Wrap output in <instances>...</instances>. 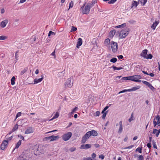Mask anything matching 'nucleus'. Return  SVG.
<instances>
[{
  "mask_svg": "<svg viewBox=\"0 0 160 160\" xmlns=\"http://www.w3.org/2000/svg\"><path fill=\"white\" fill-rule=\"evenodd\" d=\"M134 120V118L133 117V113H132L130 118L128 119L129 122H131V121Z\"/></svg>",
  "mask_w": 160,
  "mask_h": 160,
  "instance_id": "nucleus-37",
  "label": "nucleus"
},
{
  "mask_svg": "<svg viewBox=\"0 0 160 160\" xmlns=\"http://www.w3.org/2000/svg\"><path fill=\"white\" fill-rule=\"evenodd\" d=\"M8 22V19H5L1 22L0 24V26L2 28H5Z\"/></svg>",
  "mask_w": 160,
  "mask_h": 160,
  "instance_id": "nucleus-10",
  "label": "nucleus"
},
{
  "mask_svg": "<svg viewBox=\"0 0 160 160\" xmlns=\"http://www.w3.org/2000/svg\"><path fill=\"white\" fill-rule=\"evenodd\" d=\"M117 59L116 58H113L111 59L110 60V61L111 62H112L113 63H114L117 62Z\"/></svg>",
  "mask_w": 160,
  "mask_h": 160,
  "instance_id": "nucleus-32",
  "label": "nucleus"
},
{
  "mask_svg": "<svg viewBox=\"0 0 160 160\" xmlns=\"http://www.w3.org/2000/svg\"><path fill=\"white\" fill-rule=\"evenodd\" d=\"M15 78L14 76H13L11 79V84L12 85H14L15 83Z\"/></svg>",
  "mask_w": 160,
  "mask_h": 160,
  "instance_id": "nucleus-30",
  "label": "nucleus"
},
{
  "mask_svg": "<svg viewBox=\"0 0 160 160\" xmlns=\"http://www.w3.org/2000/svg\"><path fill=\"white\" fill-rule=\"evenodd\" d=\"M126 26V24L124 23L119 25L116 26L115 27V28H122L125 27Z\"/></svg>",
  "mask_w": 160,
  "mask_h": 160,
  "instance_id": "nucleus-25",
  "label": "nucleus"
},
{
  "mask_svg": "<svg viewBox=\"0 0 160 160\" xmlns=\"http://www.w3.org/2000/svg\"><path fill=\"white\" fill-rule=\"evenodd\" d=\"M18 128V124H15L12 129V132H14L17 130Z\"/></svg>",
  "mask_w": 160,
  "mask_h": 160,
  "instance_id": "nucleus-28",
  "label": "nucleus"
},
{
  "mask_svg": "<svg viewBox=\"0 0 160 160\" xmlns=\"http://www.w3.org/2000/svg\"><path fill=\"white\" fill-rule=\"evenodd\" d=\"M140 88V86H138L136 87H134L132 88L131 89H129V92L135 91Z\"/></svg>",
  "mask_w": 160,
  "mask_h": 160,
  "instance_id": "nucleus-21",
  "label": "nucleus"
},
{
  "mask_svg": "<svg viewBox=\"0 0 160 160\" xmlns=\"http://www.w3.org/2000/svg\"><path fill=\"white\" fill-rule=\"evenodd\" d=\"M152 58V55L151 54H149L146 57V58H145L146 59H151Z\"/></svg>",
  "mask_w": 160,
  "mask_h": 160,
  "instance_id": "nucleus-34",
  "label": "nucleus"
},
{
  "mask_svg": "<svg viewBox=\"0 0 160 160\" xmlns=\"http://www.w3.org/2000/svg\"><path fill=\"white\" fill-rule=\"evenodd\" d=\"M109 108V106H106L103 109L104 111L106 110Z\"/></svg>",
  "mask_w": 160,
  "mask_h": 160,
  "instance_id": "nucleus-64",
  "label": "nucleus"
},
{
  "mask_svg": "<svg viewBox=\"0 0 160 160\" xmlns=\"http://www.w3.org/2000/svg\"><path fill=\"white\" fill-rule=\"evenodd\" d=\"M77 30V28L74 27V26H72V28L70 31L71 32H72L74 31H75Z\"/></svg>",
  "mask_w": 160,
  "mask_h": 160,
  "instance_id": "nucleus-35",
  "label": "nucleus"
},
{
  "mask_svg": "<svg viewBox=\"0 0 160 160\" xmlns=\"http://www.w3.org/2000/svg\"><path fill=\"white\" fill-rule=\"evenodd\" d=\"M55 51L54 50V51L53 52H52V53L51 54V55H52V56H54V58H56V55L55 54Z\"/></svg>",
  "mask_w": 160,
  "mask_h": 160,
  "instance_id": "nucleus-53",
  "label": "nucleus"
},
{
  "mask_svg": "<svg viewBox=\"0 0 160 160\" xmlns=\"http://www.w3.org/2000/svg\"><path fill=\"white\" fill-rule=\"evenodd\" d=\"M91 136V133L90 131L87 132L82 138V143H85L87 140Z\"/></svg>",
  "mask_w": 160,
  "mask_h": 160,
  "instance_id": "nucleus-7",
  "label": "nucleus"
},
{
  "mask_svg": "<svg viewBox=\"0 0 160 160\" xmlns=\"http://www.w3.org/2000/svg\"><path fill=\"white\" fill-rule=\"evenodd\" d=\"M116 33V30L114 29L111 31L109 33V37L110 38H112Z\"/></svg>",
  "mask_w": 160,
  "mask_h": 160,
  "instance_id": "nucleus-18",
  "label": "nucleus"
},
{
  "mask_svg": "<svg viewBox=\"0 0 160 160\" xmlns=\"http://www.w3.org/2000/svg\"><path fill=\"white\" fill-rule=\"evenodd\" d=\"M139 4V2L135 1H133L132 2V7H135V8H136V7Z\"/></svg>",
  "mask_w": 160,
  "mask_h": 160,
  "instance_id": "nucleus-23",
  "label": "nucleus"
},
{
  "mask_svg": "<svg viewBox=\"0 0 160 160\" xmlns=\"http://www.w3.org/2000/svg\"><path fill=\"white\" fill-rule=\"evenodd\" d=\"M148 0H143V2H142V1H141V3L142 4V5L144 6L145 5V4L147 2Z\"/></svg>",
  "mask_w": 160,
  "mask_h": 160,
  "instance_id": "nucleus-51",
  "label": "nucleus"
},
{
  "mask_svg": "<svg viewBox=\"0 0 160 160\" xmlns=\"http://www.w3.org/2000/svg\"><path fill=\"white\" fill-rule=\"evenodd\" d=\"M51 136H52V138H51L50 140V141H52L55 140L59 138V137L58 136H54V135H52Z\"/></svg>",
  "mask_w": 160,
  "mask_h": 160,
  "instance_id": "nucleus-24",
  "label": "nucleus"
},
{
  "mask_svg": "<svg viewBox=\"0 0 160 160\" xmlns=\"http://www.w3.org/2000/svg\"><path fill=\"white\" fill-rule=\"evenodd\" d=\"M128 34V31L127 29L122 30L120 32L119 37L120 38H125Z\"/></svg>",
  "mask_w": 160,
  "mask_h": 160,
  "instance_id": "nucleus-4",
  "label": "nucleus"
},
{
  "mask_svg": "<svg viewBox=\"0 0 160 160\" xmlns=\"http://www.w3.org/2000/svg\"><path fill=\"white\" fill-rule=\"evenodd\" d=\"M142 82L143 83L145 84L148 87V86L149 84H150V83H149V82H148L146 81H142Z\"/></svg>",
  "mask_w": 160,
  "mask_h": 160,
  "instance_id": "nucleus-38",
  "label": "nucleus"
},
{
  "mask_svg": "<svg viewBox=\"0 0 160 160\" xmlns=\"http://www.w3.org/2000/svg\"><path fill=\"white\" fill-rule=\"evenodd\" d=\"M22 143V140H19L17 143L16 144V146L15 148H14L13 150H14L15 149L18 148L21 145Z\"/></svg>",
  "mask_w": 160,
  "mask_h": 160,
  "instance_id": "nucleus-22",
  "label": "nucleus"
},
{
  "mask_svg": "<svg viewBox=\"0 0 160 160\" xmlns=\"http://www.w3.org/2000/svg\"><path fill=\"white\" fill-rule=\"evenodd\" d=\"M112 68L114 70H119L121 69H123V68L122 67L118 68L114 66H112Z\"/></svg>",
  "mask_w": 160,
  "mask_h": 160,
  "instance_id": "nucleus-31",
  "label": "nucleus"
},
{
  "mask_svg": "<svg viewBox=\"0 0 160 160\" xmlns=\"http://www.w3.org/2000/svg\"><path fill=\"white\" fill-rule=\"evenodd\" d=\"M148 87L152 90H153L154 89V87L150 83L148 86Z\"/></svg>",
  "mask_w": 160,
  "mask_h": 160,
  "instance_id": "nucleus-43",
  "label": "nucleus"
},
{
  "mask_svg": "<svg viewBox=\"0 0 160 160\" xmlns=\"http://www.w3.org/2000/svg\"><path fill=\"white\" fill-rule=\"evenodd\" d=\"M85 149H88L91 147V145L90 144H86L85 145Z\"/></svg>",
  "mask_w": 160,
  "mask_h": 160,
  "instance_id": "nucleus-40",
  "label": "nucleus"
},
{
  "mask_svg": "<svg viewBox=\"0 0 160 160\" xmlns=\"http://www.w3.org/2000/svg\"><path fill=\"white\" fill-rule=\"evenodd\" d=\"M119 126L118 132V133H120L122 132L123 129L122 122L121 121L119 122Z\"/></svg>",
  "mask_w": 160,
  "mask_h": 160,
  "instance_id": "nucleus-14",
  "label": "nucleus"
},
{
  "mask_svg": "<svg viewBox=\"0 0 160 160\" xmlns=\"http://www.w3.org/2000/svg\"><path fill=\"white\" fill-rule=\"evenodd\" d=\"M51 138H52V136H49V137H46L45 138L47 140H50Z\"/></svg>",
  "mask_w": 160,
  "mask_h": 160,
  "instance_id": "nucleus-57",
  "label": "nucleus"
},
{
  "mask_svg": "<svg viewBox=\"0 0 160 160\" xmlns=\"http://www.w3.org/2000/svg\"><path fill=\"white\" fill-rule=\"evenodd\" d=\"M80 148L82 149H85V145H82L81 146Z\"/></svg>",
  "mask_w": 160,
  "mask_h": 160,
  "instance_id": "nucleus-58",
  "label": "nucleus"
},
{
  "mask_svg": "<svg viewBox=\"0 0 160 160\" xmlns=\"http://www.w3.org/2000/svg\"><path fill=\"white\" fill-rule=\"evenodd\" d=\"M13 138V136H12L11 137H9L8 136V134H7L5 138L7 139V140H6V141H10L11 140L12 138Z\"/></svg>",
  "mask_w": 160,
  "mask_h": 160,
  "instance_id": "nucleus-26",
  "label": "nucleus"
},
{
  "mask_svg": "<svg viewBox=\"0 0 160 160\" xmlns=\"http://www.w3.org/2000/svg\"><path fill=\"white\" fill-rule=\"evenodd\" d=\"M155 119L157 120V122L155 120V119L154 120L153 123L154 126L155 127L157 124L158 126H160V117L158 115H157Z\"/></svg>",
  "mask_w": 160,
  "mask_h": 160,
  "instance_id": "nucleus-8",
  "label": "nucleus"
},
{
  "mask_svg": "<svg viewBox=\"0 0 160 160\" xmlns=\"http://www.w3.org/2000/svg\"><path fill=\"white\" fill-rule=\"evenodd\" d=\"M8 37L7 36L2 35L0 36V40H3L7 39Z\"/></svg>",
  "mask_w": 160,
  "mask_h": 160,
  "instance_id": "nucleus-27",
  "label": "nucleus"
},
{
  "mask_svg": "<svg viewBox=\"0 0 160 160\" xmlns=\"http://www.w3.org/2000/svg\"><path fill=\"white\" fill-rule=\"evenodd\" d=\"M153 133L156 135V137H158L160 133V129L159 130L153 129Z\"/></svg>",
  "mask_w": 160,
  "mask_h": 160,
  "instance_id": "nucleus-17",
  "label": "nucleus"
},
{
  "mask_svg": "<svg viewBox=\"0 0 160 160\" xmlns=\"http://www.w3.org/2000/svg\"><path fill=\"white\" fill-rule=\"evenodd\" d=\"M8 141L4 140L2 142L1 145V149L2 150H4L8 146Z\"/></svg>",
  "mask_w": 160,
  "mask_h": 160,
  "instance_id": "nucleus-9",
  "label": "nucleus"
},
{
  "mask_svg": "<svg viewBox=\"0 0 160 160\" xmlns=\"http://www.w3.org/2000/svg\"><path fill=\"white\" fill-rule=\"evenodd\" d=\"M110 46L112 52H115L117 51L118 46L116 42L112 41L110 43Z\"/></svg>",
  "mask_w": 160,
  "mask_h": 160,
  "instance_id": "nucleus-3",
  "label": "nucleus"
},
{
  "mask_svg": "<svg viewBox=\"0 0 160 160\" xmlns=\"http://www.w3.org/2000/svg\"><path fill=\"white\" fill-rule=\"evenodd\" d=\"M138 160H144L143 156L142 155H140L138 157Z\"/></svg>",
  "mask_w": 160,
  "mask_h": 160,
  "instance_id": "nucleus-48",
  "label": "nucleus"
},
{
  "mask_svg": "<svg viewBox=\"0 0 160 160\" xmlns=\"http://www.w3.org/2000/svg\"><path fill=\"white\" fill-rule=\"evenodd\" d=\"M59 116V114L58 112H57L55 115H54V116L52 118V119H51L50 120H52L54 119L57 118Z\"/></svg>",
  "mask_w": 160,
  "mask_h": 160,
  "instance_id": "nucleus-29",
  "label": "nucleus"
},
{
  "mask_svg": "<svg viewBox=\"0 0 160 160\" xmlns=\"http://www.w3.org/2000/svg\"><path fill=\"white\" fill-rule=\"evenodd\" d=\"M21 115V112H18L16 115V118H17L18 117H20Z\"/></svg>",
  "mask_w": 160,
  "mask_h": 160,
  "instance_id": "nucleus-50",
  "label": "nucleus"
},
{
  "mask_svg": "<svg viewBox=\"0 0 160 160\" xmlns=\"http://www.w3.org/2000/svg\"><path fill=\"white\" fill-rule=\"evenodd\" d=\"M76 148L75 147H73L70 149V150L71 152H73L76 150Z\"/></svg>",
  "mask_w": 160,
  "mask_h": 160,
  "instance_id": "nucleus-47",
  "label": "nucleus"
},
{
  "mask_svg": "<svg viewBox=\"0 0 160 160\" xmlns=\"http://www.w3.org/2000/svg\"><path fill=\"white\" fill-rule=\"evenodd\" d=\"M86 3L81 7L80 10L82 11V13L83 14H88L90 11L91 7L89 4H87L85 6Z\"/></svg>",
  "mask_w": 160,
  "mask_h": 160,
  "instance_id": "nucleus-2",
  "label": "nucleus"
},
{
  "mask_svg": "<svg viewBox=\"0 0 160 160\" xmlns=\"http://www.w3.org/2000/svg\"><path fill=\"white\" fill-rule=\"evenodd\" d=\"M142 147L141 148H138L136 150V151L140 153H142Z\"/></svg>",
  "mask_w": 160,
  "mask_h": 160,
  "instance_id": "nucleus-36",
  "label": "nucleus"
},
{
  "mask_svg": "<svg viewBox=\"0 0 160 160\" xmlns=\"http://www.w3.org/2000/svg\"><path fill=\"white\" fill-rule=\"evenodd\" d=\"M148 51L147 49L143 50L140 54V56L145 58L147 55Z\"/></svg>",
  "mask_w": 160,
  "mask_h": 160,
  "instance_id": "nucleus-13",
  "label": "nucleus"
},
{
  "mask_svg": "<svg viewBox=\"0 0 160 160\" xmlns=\"http://www.w3.org/2000/svg\"><path fill=\"white\" fill-rule=\"evenodd\" d=\"M133 147H134V145H131L130 146H129L128 147H127L124 148V149H131V148H133Z\"/></svg>",
  "mask_w": 160,
  "mask_h": 160,
  "instance_id": "nucleus-49",
  "label": "nucleus"
},
{
  "mask_svg": "<svg viewBox=\"0 0 160 160\" xmlns=\"http://www.w3.org/2000/svg\"><path fill=\"white\" fill-rule=\"evenodd\" d=\"M96 157V154L95 153H93L92 155V158L94 159Z\"/></svg>",
  "mask_w": 160,
  "mask_h": 160,
  "instance_id": "nucleus-55",
  "label": "nucleus"
},
{
  "mask_svg": "<svg viewBox=\"0 0 160 160\" xmlns=\"http://www.w3.org/2000/svg\"><path fill=\"white\" fill-rule=\"evenodd\" d=\"M82 44V39L80 38H79L78 39V41L77 43V46L76 47L77 48H79L80 46Z\"/></svg>",
  "mask_w": 160,
  "mask_h": 160,
  "instance_id": "nucleus-15",
  "label": "nucleus"
},
{
  "mask_svg": "<svg viewBox=\"0 0 160 160\" xmlns=\"http://www.w3.org/2000/svg\"><path fill=\"white\" fill-rule=\"evenodd\" d=\"M129 89H124V90H123L122 91H120L119 93H118L119 94H120V93H123V92H129Z\"/></svg>",
  "mask_w": 160,
  "mask_h": 160,
  "instance_id": "nucleus-41",
  "label": "nucleus"
},
{
  "mask_svg": "<svg viewBox=\"0 0 160 160\" xmlns=\"http://www.w3.org/2000/svg\"><path fill=\"white\" fill-rule=\"evenodd\" d=\"M73 2L72 1H71L69 3V8L68 10L71 8H72L73 6Z\"/></svg>",
  "mask_w": 160,
  "mask_h": 160,
  "instance_id": "nucleus-33",
  "label": "nucleus"
},
{
  "mask_svg": "<svg viewBox=\"0 0 160 160\" xmlns=\"http://www.w3.org/2000/svg\"><path fill=\"white\" fill-rule=\"evenodd\" d=\"M147 146L148 148H150L151 147V143L150 142L148 143L147 144Z\"/></svg>",
  "mask_w": 160,
  "mask_h": 160,
  "instance_id": "nucleus-59",
  "label": "nucleus"
},
{
  "mask_svg": "<svg viewBox=\"0 0 160 160\" xmlns=\"http://www.w3.org/2000/svg\"><path fill=\"white\" fill-rule=\"evenodd\" d=\"M72 133L71 132H68L67 133H65L62 136V139L64 141L68 140L71 137Z\"/></svg>",
  "mask_w": 160,
  "mask_h": 160,
  "instance_id": "nucleus-5",
  "label": "nucleus"
},
{
  "mask_svg": "<svg viewBox=\"0 0 160 160\" xmlns=\"http://www.w3.org/2000/svg\"><path fill=\"white\" fill-rule=\"evenodd\" d=\"M72 124V122H70L69 123L68 125L67 126V128L69 127Z\"/></svg>",
  "mask_w": 160,
  "mask_h": 160,
  "instance_id": "nucleus-62",
  "label": "nucleus"
},
{
  "mask_svg": "<svg viewBox=\"0 0 160 160\" xmlns=\"http://www.w3.org/2000/svg\"><path fill=\"white\" fill-rule=\"evenodd\" d=\"M39 70L38 69H37L35 72V73L36 74H38L39 73Z\"/></svg>",
  "mask_w": 160,
  "mask_h": 160,
  "instance_id": "nucleus-63",
  "label": "nucleus"
},
{
  "mask_svg": "<svg viewBox=\"0 0 160 160\" xmlns=\"http://www.w3.org/2000/svg\"><path fill=\"white\" fill-rule=\"evenodd\" d=\"M117 0H111L108 2L109 4H113Z\"/></svg>",
  "mask_w": 160,
  "mask_h": 160,
  "instance_id": "nucleus-45",
  "label": "nucleus"
},
{
  "mask_svg": "<svg viewBox=\"0 0 160 160\" xmlns=\"http://www.w3.org/2000/svg\"><path fill=\"white\" fill-rule=\"evenodd\" d=\"M107 114V112H106L103 113V114L102 117V119H104L105 118Z\"/></svg>",
  "mask_w": 160,
  "mask_h": 160,
  "instance_id": "nucleus-44",
  "label": "nucleus"
},
{
  "mask_svg": "<svg viewBox=\"0 0 160 160\" xmlns=\"http://www.w3.org/2000/svg\"><path fill=\"white\" fill-rule=\"evenodd\" d=\"M118 57L119 59H122L123 58V57L122 55H120L119 56H118Z\"/></svg>",
  "mask_w": 160,
  "mask_h": 160,
  "instance_id": "nucleus-56",
  "label": "nucleus"
},
{
  "mask_svg": "<svg viewBox=\"0 0 160 160\" xmlns=\"http://www.w3.org/2000/svg\"><path fill=\"white\" fill-rule=\"evenodd\" d=\"M34 130L32 127H29L26 130L25 132V134H28L31 133H32L33 132Z\"/></svg>",
  "mask_w": 160,
  "mask_h": 160,
  "instance_id": "nucleus-11",
  "label": "nucleus"
},
{
  "mask_svg": "<svg viewBox=\"0 0 160 160\" xmlns=\"http://www.w3.org/2000/svg\"><path fill=\"white\" fill-rule=\"evenodd\" d=\"M72 79L71 78H69L67 79V81L64 83L65 88H71L72 86L73 82H72Z\"/></svg>",
  "mask_w": 160,
  "mask_h": 160,
  "instance_id": "nucleus-6",
  "label": "nucleus"
},
{
  "mask_svg": "<svg viewBox=\"0 0 160 160\" xmlns=\"http://www.w3.org/2000/svg\"><path fill=\"white\" fill-rule=\"evenodd\" d=\"M153 145L154 148L157 149V146L155 143L153 144Z\"/></svg>",
  "mask_w": 160,
  "mask_h": 160,
  "instance_id": "nucleus-61",
  "label": "nucleus"
},
{
  "mask_svg": "<svg viewBox=\"0 0 160 160\" xmlns=\"http://www.w3.org/2000/svg\"><path fill=\"white\" fill-rule=\"evenodd\" d=\"M110 43V40L109 38H107L104 41V43L105 46H108L109 45Z\"/></svg>",
  "mask_w": 160,
  "mask_h": 160,
  "instance_id": "nucleus-19",
  "label": "nucleus"
},
{
  "mask_svg": "<svg viewBox=\"0 0 160 160\" xmlns=\"http://www.w3.org/2000/svg\"><path fill=\"white\" fill-rule=\"evenodd\" d=\"M159 21H155V22L151 26V28L153 30H155L156 27L159 24Z\"/></svg>",
  "mask_w": 160,
  "mask_h": 160,
  "instance_id": "nucleus-16",
  "label": "nucleus"
},
{
  "mask_svg": "<svg viewBox=\"0 0 160 160\" xmlns=\"http://www.w3.org/2000/svg\"><path fill=\"white\" fill-rule=\"evenodd\" d=\"M78 109V107H76L73 110H72L71 112L73 113L74 112H76V111Z\"/></svg>",
  "mask_w": 160,
  "mask_h": 160,
  "instance_id": "nucleus-46",
  "label": "nucleus"
},
{
  "mask_svg": "<svg viewBox=\"0 0 160 160\" xmlns=\"http://www.w3.org/2000/svg\"><path fill=\"white\" fill-rule=\"evenodd\" d=\"M100 114V112L99 111H97L96 112V116H98Z\"/></svg>",
  "mask_w": 160,
  "mask_h": 160,
  "instance_id": "nucleus-54",
  "label": "nucleus"
},
{
  "mask_svg": "<svg viewBox=\"0 0 160 160\" xmlns=\"http://www.w3.org/2000/svg\"><path fill=\"white\" fill-rule=\"evenodd\" d=\"M52 34L53 35H55V34L54 32L52 31H50L49 32V33L48 34V37H50L51 36V35Z\"/></svg>",
  "mask_w": 160,
  "mask_h": 160,
  "instance_id": "nucleus-39",
  "label": "nucleus"
},
{
  "mask_svg": "<svg viewBox=\"0 0 160 160\" xmlns=\"http://www.w3.org/2000/svg\"><path fill=\"white\" fill-rule=\"evenodd\" d=\"M141 78V76L137 75L135 76H130L128 77H123L122 79L124 80H131L132 81L140 82L141 80L139 79H140Z\"/></svg>",
  "mask_w": 160,
  "mask_h": 160,
  "instance_id": "nucleus-1",
  "label": "nucleus"
},
{
  "mask_svg": "<svg viewBox=\"0 0 160 160\" xmlns=\"http://www.w3.org/2000/svg\"><path fill=\"white\" fill-rule=\"evenodd\" d=\"M99 158H101L102 159H103L104 158V156L102 154H101L99 155Z\"/></svg>",
  "mask_w": 160,
  "mask_h": 160,
  "instance_id": "nucleus-52",
  "label": "nucleus"
},
{
  "mask_svg": "<svg viewBox=\"0 0 160 160\" xmlns=\"http://www.w3.org/2000/svg\"><path fill=\"white\" fill-rule=\"evenodd\" d=\"M43 79V75L41 76V78L37 79V78H35L34 80V84H36L38 83L41 82L42 80Z\"/></svg>",
  "mask_w": 160,
  "mask_h": 160,
  "instance_id": "nucleus-12",
  "label": "nucleus"
},
{
  "mask_svg": "<svg viewBox=\"0 0 160 160\" xmlns=\"http://www.w3.org/2000/svg\"><path fill=\"white\" fill-rule=\"evenodd\" d=\"M91 133V136H96L98 135V133L97 131L94 130H92L91 131H90Z\"/></svg>",
  "mask_w": 160,
  "mask_h": 160,
  "instance_id": "nucleus-20",
  "label": "nucleus"
},
{
  "mask_svg": "<svg viewBox=\"0 0 160 160\" xmlns=\"http://www.w3.org/2000/svg\"><path fill=\"white\" fill-rule=\"evenodd\" d=\"M27 71V69H24V70H22L20 72V75H23L24 73H25Z\"/></svg>",
  "mask_w": 160,
  "mask_h": 160,
  "instance_id": "nucleus-42",
  "label": "nucleus"
},
{
  "mask_svg": "<svg viewBox=\"0 0 160 160\" xmlns=\"http://www.w3.org/2000/svg\"><path fill=\"white\" fill-rule=\"evenodd\" d=\"M26 1V0H20V2L19 3H23L24 2H25Z\"/></svg>",
  "mask_w": 160,
  "mask_h": 160,
  "instance_id": "nucleus-60",
  "label": "nucleus"
}]
</instances>
